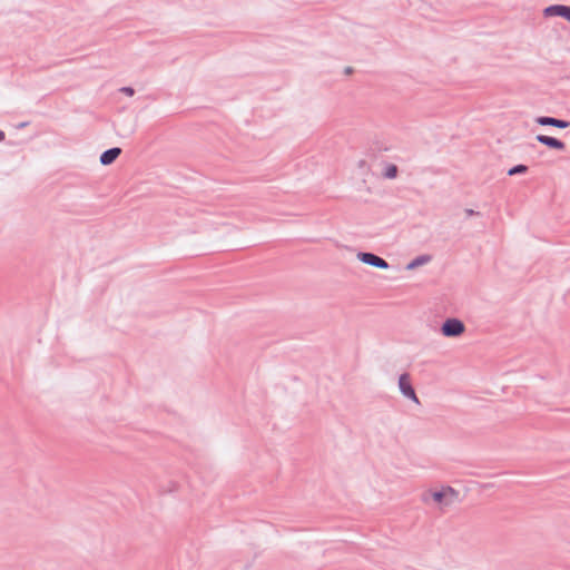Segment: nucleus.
Masks as SVG:
<instances>
[{"mask_svg":"<svg viewBox=\"0 0 570 570\" xmlns=\"http://www.w3.org/2000/svg\"><path fill=\"white\" fill-rule=\"evenodd\" d=\"M460 500L459 491L449 485H436L426 489L421 494V501L434 508L440 512H444L456 504Z\"/></svg>","mask_w":570,"mask_h":570,"instance_id":"nucleus-1","label":"nucleus"},{"mask_svg":"<svg viewBox=\"0 0 570 570\" xmlns=\"http://www.w3.org/2000/svg\"><path fill=\"white\" fill-rule=\"evenodd\" d=\"M464 324L456 318H449L442 325V334L448 337L460 336L464 333Z\"/></svg>","mask_w":570,"mask_h":570,"instance_id":"nucleus-2","label":"nucleus"},{"mask_svg":"<svg viewBox=\"0 0 570 570\" xmlns=\"http://www.w3.org/2000/svg\"><path fill=\"white\" fill-rule=\"evenodd\" d=\"M357 258L364 264L372 265L377 268H387L389 266L383 258L371 253H358Z\"/></svg>","mask_w":570,"mask_h":570,"instance_id":"nucleus-3","label":"nucleus"},{"mask_svg":"<svg viewBox=\"0 0 570 570\" xmlns=\"http://www.w3.org/2000/svg\"><path fill=\"white\" fill-rule=\"evenodd\" d=\"M399 386H400L401 392L405 396L412 399L415 403H419V399H417V396H416V394H415V392H414V390H413V387L411 385L409 374H402L400 376Z\"/></svg>","mask_w":570,"mask_h":570,"instance_id":"nucleus-4","label":"nucleus"},{"mask_svg":"<svg viewBox=\"0 0 570 570\" xmlns=\"http://www.w3.org/2000/svg\"><path fill=\"white\" fill-rule=\"evenodd\" d=\"M544 14L548 17L559 16L567 19L570 22V7L556 4L544 9Z\"/></svg>","mask_w":570,"mask_h":570,"instance_id":"nucleus-5","label":"nucleus"},{"mask_svg":"<svg viewBox=\"0 0 570 570\" xmlns=\"http://www.w3.org/2000/svg\"><path fill=\"white\" fill-rule=\"evenodd\" d=\"M535 121L541 126H553V127L561 128V129L569 127L568 121L560 120V119L552 118V117H538L535 119Z\"/></svg>","mask_w":570,"mask_h":570,"instance_id":"nucleus-6","label":"nucleus"},{"mask_svg":"<svg viewBox=\"0 0 570 570\" xmlns=\"http://www.w3.org/2000/svg\"><path fill=\"white\" fill-rule=\"evenodd\" d=\"M537 140L550 148H554L558 150L564 149V144L561 140H558L557 138H553V137H549L546 135H538Z\"/></svg>","mask_w":570,"mask_h":570,"instance_id":"nucleus-7","label":"nucleus"},{"mask_svg":"<svg viewBox=\"0 0 570 570\" xmlns=\"http://www.w3.org/2000/svg\"><path fill=\"white\" fill-rule=\"evenodd\" d=\"M120 153H121V149L117 148V147L108 149L105 153H102V155L100 156V163L102 165H110L118 158Z\"/></svg>","mask_w":570,"mask_h":570,"instance_id":"nucleus-8","label":"nucleus"},{"mask_svg":"<svg viewBox=\"0 0 570 570\" xmlns=\"http://www.w3.org/2000/svg\"><path fill=\"white\" fill-rule=\"evenodd\" d=\"M430 256H420L417 258H415L414 261H412L409 265H407V269H414L416 268L417 266H421L423 264H426L430 262Z\"/></svg>","mask_w":570,"mask_h":570,"instance_id":"nucleus-9","label":"nucleus"},{"mask_svg":"<svg viewBox=\"0 0 570 570\" xmlns=\"http://www.w3.org/2000/svg\"><path fill=\"white\" fill-rule=\"evenodd\" d=\"M525 170H527L525 166L519 165V166H515V167L511 168L508 174L510 176H512V175H515V174L524 173Z\"/></svg>","mask_w":570,"mask_h":570,"instance_id":"nucleus-10","label":"nucleus"},{"mask_svg":"<svg viewBox=\"0 0 570 570\" xmlns=\"http://www.w3.org/2000/svg\"><path fill=\"white\" fill-rule=\"evenodd\" d=\"M396 167L395 166H392L389 170H387V177L390 178H394L396 176Z\"/></svg>","mask_w":570,"mask_h":570,"instance_id":"nucleus-11","label":"nucleus"},{"mask_svg":"<svg viewBox=\"0 0 570 570\" xmlns=\"http://www.w3.org/2000/svg\"><path fill=\"white\" fill-rule=\"evenodd\" d=\"M121 91L125 92L127 96L134 95V89L130 87H124V88H121Z\"/></svg>","mask_w":570,"mask_h":570,"instance_id":"nucleus-12","label":"nucleus"},{"mask_svg":"<svg viewBox=\"0 0 570 570\" xmlns=\"http://www.w3.org/2000/svg\"><path fill=\"white\" fill-rule=\"evenodd\" d=\"M4 139V132L0 130V141Z\"/></svg>","mask_w":570,"mask_h":570,"instance_id":"nucleus-13","label":"nucleus"},{"mask_svg":"<svg viewBox=\"0 0 570 570\" xmlns=\"http://www.w3.org/2000/svg\"><path fill=\"white\" fill-rule=\"evenodd\" d=\"M345 72H346L347 75H350V73L352 72V68H350V67H348V68H346Z\"/></svg>","mask_w":570,"mask_h":570,"instance_id":"nucleus-14","label":"nucleus"}]
</instances>
